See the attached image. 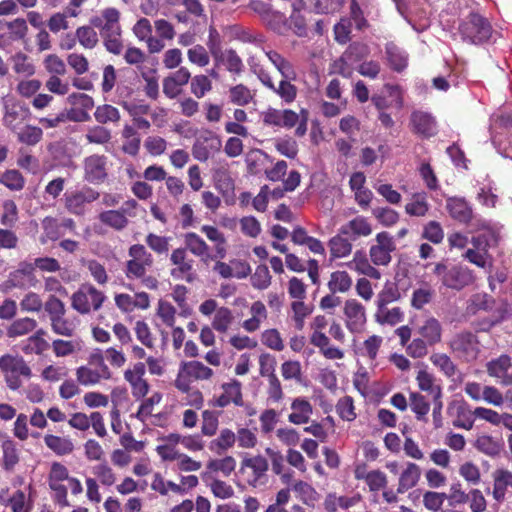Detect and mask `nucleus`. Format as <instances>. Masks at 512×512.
I'll list each match as a JSON object with an SVG mask.
<instances>
[{
  "instance_id": "30",
  "label": "nucleus",
  "mask_w": 512,
  "mask_h": 512,
  "mask_svg": "<svg viewBox=\"0 0 512 512\" xmlns=\"http://www.w3.org/2000/svg\"><path fill=\"white\" fill-rule=\"evenodd\" d=\"M419 333L429 345H434L441 341L442 327L436 318L430 317L420 327Z\"/></svg>"
},
{
  "instance_id": "54",
  "label": "nucleus",
  "mask_w": 512,
  "mask_h": 512,
  "mask_svg": "<svg viewBox=\"0 0 512 512\" xmlns=\"http://www.w3.org/2000/svg\"><path fill=\"white\" fill-rule=\"evenodd\" d=\"M418 386L422 391L429 392L433 398H441V388L434 384L433 377L426 371H419L417 375Z\"/></svg>"
},
{
  "instance_id": "59",
  "label": "nucleus",
  "mask_w": 512,
  "mask_h": 512,
  "mask_svg": "<svg viewBox=\"0 0 512 512\" xmlns=\"http://www.w3.org/2000/svg\"><path fill=\"white\" fill-rule=\"evenodd\" d=\"M207 467L212 472H221L224 476H229L236 467V461L233 457L226 456L222 459L209 461Z\"/></svg>"
},
{
  "instance_id": "18",
  "label": "nucleus",
  "mask_w": 512,
  "mask_h": 512,
  "mask_svg": "<svg viewBox=\"0 0 512 512\" xmlns=\"http://www.w3.org/2000/svg\"><path fill=\"white\" fill-rule=\"evenodd\" d=\"M480 491L472 489L469 493L462 490L460 483H454L450 487V493L447 495L450 505L463 504L469 501L472 497L470 507L473 512H480V502L478 501Z\"/></svg>"
},
{
  "instance_id": "32",
  "label": "nucleus",
  "mask_w": 512,
  "mask_h": 512,
  "mask_svg": "<svg viewBox=\"0 0 512 512\" xmlns=\"http://www.w3.org/2000/svg\"><path fill=\"white\" fill-rule=\"evenodd\" d=\"M184 244L186 251L189 250L197 257L205 258L209 255V246L194 232H188L184 235Z\"/></svg>"
},
{
  "instance_id": "44",
  "label": "nucleus",
  "mask_w": 512,
  "mask_h": 512,
  "mask_svg": "<svg viewBox=\"0 0 512 512\" xmlns=\"http://www.w3.org/2000/svg\"><path fill=\"white\" fill-rule=\"evenodd\" d=\"M512 367V359L509 355L503 354L497 359L487 363V371L491 376L502 378V376Z\"/></svg>"
},
{
  "instance_id": "23",
  "label": "nucleus",
  "mask_w": 512,
  "mask_h": 512,
  "mask_svg": "<svg viewBox=\"0 0 512 512\" xmlns=\"http://www.w3.org/2000/svg\"><path fill=\"white\" fill-rule=\"evenodd\" d=\"M385 54L387 62L393 71L400 73L407 68L408 54L394 42H388L385 45Z\"/></svg>"
},
{
  "instance_id": "55",
  "label": "nucleus",
  "mask_w": 512,
  "mask_h": 512,
  "mask_svg": "<svg viewBox=\"0 0 512 512\" xmlns=\"http://www.w3.org/2000/svg\"><path fill=\"white\" fill-rule=\"evenodd\" d=\"M79 43L86 49H93L98 43V35L91 26H81L76 30Z\"/></svg>"
},
{
  "instance_id": "63",
  "label": "nucleus",
  "mask_w": 512,
  "mask_h": 512,
  "mask_svg": "<svg viewBox=\"0 0 512 512\" xmlns=\"http://www.w3.org/2000/svg\"><path fill=\"white\" fill-rule=\"evenodd\" d=\"M422 237L434 244H439L444 238L442 226L437 221H429L423 228Z\"/></svg>"
},
{
  "instance_id": "27",
  "label": "nucleus",
  "mask_w": 512,
  "mask_h": 512,
  "mask_svg": "<svg viewBox=\"0 0 512 512\" xmlns=\"http://www.w3.org/2000/svg\"><path fill=\"white\" fill-rule=\"evenodd\" d=\"M430 209L425 192L414 193L405 206V212L414 217H424Z\"/></svg>"
},
{
  "instance_id": "39",
  "label": "nucleus",
  "mask_w": 512,
  "mask_h": 512,
  "mask_svg": "<svg viewBox=\"0 0 512 512\" xmlns=\"http://www.w3.org/2000/svg\"><path fill=\"white\" fill-rule=\"evenodd\" d=\"M185 374L196 380H207L213 375V370L200 361H189L182 364Z\"/></svg>"
},
{
  "instance_id": "36",
  "label": "nucleus",
  "mask_w": 512,
  "mask_h": 512,
  "mask_svg": "<svg viewBox=\"0 0 512 512\" xmlns=\"http://www.w3.org/2000/svg\"><path fill=\"white\" fill-rule=\"evenodd\" d=\"M352 278L346 271H334L330 275L328 288L332 294L345 293L352 286Z\"/></svg>"
},
{
  "instance_id": "19",
  "label": "nucleus",
  "mask_w": 512,
  "mask_h": 512,
  "mask_svg": "<svg viewBox=\"0 0 512 512\" xmlns=\"http://www.w3.org/2000/svg\"><path fill=\"white\" fill-rule=\"evenodd\" d=\"M292 413L288 416V421L295 425H302L309 422L313 413L311 403L304 397H297L291 403Z\"/></svg>"
},
{
  "instance_id": "47",
  "label": "nucleus",
  "mask_w": 512,
  "mask_h": 512,
  "mask_svg": "<svg viewBox=\"0 0 512 512\" xmlns=\"http://www.w3.org/2000/svg\"><path fill=\"white\" fill-rule=\"evenodd\" d=\"M190 90L198 99L203 98L212 90V82L207 75H196L191 79Z\"/></svg>"
},
{
  "instance_id": "53",
  "label": "nucleus",
  "mask_w": 512,
  "mask_h": 512,
  "mask_svg": "<svg viewBox=\"0 0 512 512\" xmlns=\"http://www.w3.org/2000/svg\"><path fill=\"white\" fill-rule=\"evenodd\" d=\"M76 378L77 381L83 386H93L101 381L99 374L93 370V366H91L89 362L88 365L80 366L77 368Z\"/></svg>"
},
{
  "instance_id": "17",
  "label": "nucleus",
  "mask_w": 512,
  "mask_h": 512,
  "mask_svg": "<svg viewBox=\"0 0 512 512\" xmlns=\"http://www.w3.org/2000/svg\"><path fill=\"white\" fill-rule=\"evenodd\" d=\"M411 124L416 133L423 137H431L437 132V122L428 112L414 111L411 114Z\"/></svg>"
},
{
  "instance_id": "3",
  "label": "nucleus",
  "mask_w": 512,
  "mask_h": 512,
  "mask_svg": "<svg viewBox=\"0 0 512 512\" xmlns=\"http://www.w3.org/2000/svg\"><path fill=\"white\" fill-rule=\"evenodd\" d=\"M434 273L441 277L444 286L454 290L463 289L474 279L471 271L460 265L448 268L446 265L438 263L434 268Z\"/></svg>"
},
{
  "instance_id": "41",
  "label": "nucleus",
  "mask_w": 512,
  "mask_h": 512,
  "mask_svg": "<svg viewBox=\"0 0 512 512\" xmlns=\"http://www.w3.org/2000/svg\"><path fill=\"white\" fill-rule=\"evenodd\" d=\"M43 131L40 127L26 125L17 132V139L19 142L34 146L41 141Z\"/></svg>"
},
{
  "instance_id": "21",
  "label": "nucleus",
  "mask_w": 512,
  "mask_h": 512,
  "mask_svg": "<svg viewBox=\"0 0 512 512\" xmlns=\"http://www.w3.org/2000/svg\"><path fill=\"white\" fill-rule=\"evenodd\" d=\"M0 368L4 373L20 375L30 378L32 375L31 368L25 360L19 356L4 355L0 358Z\"/></svg>"
},
{
  "instance_id": "40",
  "label": "nucleus",
  "mask_w": 512,
  "mask_h": 512,
  "mask_svg": "<svg viewBox=\"0 0 512 512\" xmlns=\"http://www.w3.org/2000/svg\"><path fill=\"white\" fill-rule=\"evenodd\" d=\"M410 408L415 413L417 420L427 422V414L430 410V404L423 395L419 393H411Z\"/></svg>"
},
{
  "instance_id": "33",
  "label": "nucleus",
  "mask_w": 512,
  "mask_h": 512,
  "mask_svg": "<svg viewBox=\"0 0 512 512\" xmlns=\"http://www.w3.org/2000/svg\"><path fill=\"white\" fill-rule=\"evenodd\" d=\"M493 495L498 501L504 499L508 486L512 487V473L508 470L498 469L493 473Z\"/></svg>"
},
{
  "instance_id": "20",
  "label": "nucleus",
  "mask_w": 512,
  "mask_h": 512,
  "mask_svg": "<svg viewBox=\"0 0 512 512\" xmlns=\"http://www.w3.org/2000/svg\"><path fill=\"white\" fill-rule=\"evenodd\" d=\"M446 209L449 215L458 222L468 223L472 218V209L464 198H447Z\"/></svg>"
},
{
  "instance_id": "5",
  "label": "nucleus",
  "mask_w": 512,
  "mask_h": 512,
  "mask_svg": "<svg viewBox=\"0 0 512 512\" xmlns=\"http://www.w3.org/2000/svg\"><path fill=\"white\" fill-rule=\"evenodd\" d=\"M120 12L114 7L105 8L99 16L91 19V24L98 28L103 39L111 36H121L122 29L119 23Z\"/></svg>"
},
{
  "instance_id": "42",
  "label": "nucleus",
  "mask_w": 512,
  "mask_h": 512,
  "mask_svg": "<svg viewBox=\"0 0 512 512\" xmlns=\"http://www.w3.org/2000/svg\"><path fill=\"white\" fill-rule=\"evenodd\" d=\"M400 298V292L395 283L387 282L377 296V308H384L388 304L397 301Z\"/></svg>"
},
{
  "instance_id": "61",
  "label": "nucleus",
  "mask_w": 512,
  "mask_h": 512,
  "mask_svg": "<svg viewBox=\"0 0 512 512\" xmlns=\"http://www.w3.org/2000/svg\"><path fill=\"white\" fill-rule=\"evenodd\" d=\"M377 320L381 323L395 325L403 320V312L399 307L388 309L387 306L377 308Z\"/></svg>"
},
{
  "instance_id": "25",
  "label": "nucleus",
  "mask_w": 512,
  "mask_h": 512,
  "mask_svg": "<svg viewBox=\"0 0 512 512\" xmlns=\"http://www.w3.org/2000/svg\"><path fill=\"white\" fill-rule=\"evenodd\" d=\"M37 327V321L30 317H23L14 320L6 329L8 338H18L28 335Z\"/></svg>"
},
{
  "instance_id": "46",
  "label": "nucleus",
  "mask_w": 512,
  "mask_h": 512,
  "mask_svg": "<svg viewBox=\"0 0 512 512\" xmlns=\"http://www.w3.org/2000/svg\"><path fill=\"white\" fill-rule=\"evenodd\" d=\"M291 309L293 311V320L295 327L298 330H302L305 323V318L312 313V308L304 303V300H295L291 303Z\"/></svg>"
},
{
  "instance_id": "35",
  "label": "nucleus",
  "mask_w": 512,
  "mask_h": 512,
  "mask_svg": "<svg viewBox=\"0 0 512 512\" xmlns=\"http://www.w3.org/2000/svg\"><path fill=\"white\" fill-rule=\"evenodd\" d=\"M46 446L57 455L70 454L74 449V444L70 438L60 437L48 434L44 437Z\"/></svg>"
},
{
  "instance_id": "56",
  "label": "nucleus",
  "mask_w": 512,
  "mask_h": 512,
  "mask_svg": "<svg viewBox=\"0 0 512 512\" xmlns=\"http://www.w3.org/2000/svg\"><path fill=\"white\" fill-rule=\"evenodd\" d=\"M50 322L52 331L57 335L72 337L75 333L76 325L65 316L57 317Z\"/></svg>"
},
{
  "instance_id": "8",
  "label": "nucleus",
  "mask_w": 512,
  "mask_h": 512,
  "mask_svg": "<svg viewBox=\"0 0 512 512\" xmlns=\"http://www.w3.org/2000/svg\"><path fill=\"white\" fill-rule=\"evenodd\" d=\"M345 326L352 334L364 331L366 313L364 306L355 299H348L344 305Z\"/></svg>"
},
{
  "instance_id": "11",
  "label": "nucleus",
  "mask_w": 512,
  "mask_h": 512,
  "mask_svg": "<svg viewBox=\"0 0 512 512\" xmlns=\"http://www.w3.org/2000/svg\"><path fill=\"white\" fill-rule=\"evenodd\" d=\"M220 148L221 140L214 133L206 132L196 139L192 146V155L196 160L205 162Z\"/></svg>"
},
{
  "instance_id": "60",
  "label": "nucleus",
  "mask_w": 512,
  "mask_h": 512,
  "mask_svg": "<svg viewBox=\"0 0 512 512\" xmlns=\"http://www.w3.org/2000/svg\"><path fill=\"white\" fill-rule=\"evenodd\" d=\"M336 411L342 420L353 421L356 418V413L352 397L340 398L336 404Z\"/></svg>"
},
{
  "instance_id": "22",
  "label": "nucleus",
  "mask_w": 512,
  "mask_h": 512,
  "mask_svg": "<svg viewBox=\"0 0 512 512\" xmlns=\"http://www.w3.org/2000/svg\"><path fill=\"white\" fill-rule=\"evenodd\" d=\"M420 476V467L415 463L407 462L400 472L397 492L403 494L411 488L415 487L420 479Z\"/></svg>"
},
{
  "instance_id": "45",
  "label": "nucleus",
  "mask_w": 512,
  "mask_h": 512,
  "mask_svg": "<svg viewBox=\"0 0 512 512\" xmlns=\"http://www.w3.org/2000/svg\"><path fill=\"white\" fill-rule=\"evenodd\" d=\"M111 131L104 126H93L87 130L85 139L90 144L104 145L111 140Z\"/></svg>"
},
{
  "instance_id": "43",
  "label": "nucleus",
  "mask_w": 512,
  "mask_h": 512,
  "mask_svg": "<svg viewBox=\"0 0 512 512\" xmlns=\"http://www.w3.org/2000/svg\"><path fill=\"white\" fill-rule=\"evenodd\" d=\"M253 97L251 90L243 84L235 85L229 89L230 101L238 106L248 105Z\"/></svg>"
},
{
  "instance_id": "14",
  "label": "nucleus",
  "mask_w": 512,
  "mask_h": 512,
  "mask_svg": "<svg viewBox=\"0 0 512 512\" xmlns=\"http://www.w3.org/2000/svg\"><path fill=\"white\" fill-rule=\"evenodd\" d=\"M340 234L348 237L351 241H355L361 237H367L372 233L371 224L363 216H357L339 229Z\"/></svg>"
},
{
  "instance_id": "57",
  "label": "nucleus",
  "mask_w": 512,
  "mask_h": 512,
  "mask_svg": "<svg viewBox=\"0 0 512 512\" xmlns=\"http://www.w3.org/2000/svg\"><path fill=\"white\" fill-rule=\"evenodd\" d=\"M188 60L199 67H205L210 62V56L206 48L200 44L193 45L187 51Z\"/></svg>"
},
{
  "instance_id": "28",
  "label": "nucleus",
  "mask_w": 512,
  "mask_h": 512,
  "mask_svg": "<svg viewBox=\"0 0 512 512\" xmlns=\"http://www.w3.org/2000/svg\"><path fill=\"white\" fill-rule=\"evenodd\" d=\"M98 218L102 224H104L116 231L124 230L128 226V223H129L128 218L125 217L123 212H121L119 210L103 211L99 214Z\"/></svg>"
},
{
  "instance_id": "50",
  "label": "nucleus",
  "mask_w": 512,
  "mask_h": 512,
  "mask_svg": "<svg viewBox=\"0 0 512 512\" xmlns=\"http://www.w3.org/2000/svg\"><path fill=\"white\" fill-rule=\"evenodd\" d=\"M233 321V315L229 308L221 307L216 310V313L213 318L212 327L221 333H224L228 330L229 326Z\"/></svg>"
},
{
  "instance_id": "29",
  "label": "nucleus",
  "mask_w": 512,
  "mask_h": 512,
  "mask_svg": "<svg viewBox=\"0 0 512 512\" xmlns=\"http://www.w3.org/2000/svg\"><path fill=\"white\" fill-rule=\"evenodd\" d=\"M460 33L464 41L471 44L480 43V17L476 14L471 15L469 21L460 25Z\"/></svg>"
},
{
  "instance_id": "16",
  "label": "nucleus",
  "mask_w": 512,
  "mask_h": 512,
  "mask_svg": "<svg viewBox=\"0 0 512 512\" xmlns=\"http://www.w3.org/2000/svg\"><path fill=\"white\" fill-rule=\"evenodd\" d=\"M215 66H224L231 74L240 75L244 71V63L237 52L225 49L213 56Z\"/></svg>"
},
{
  "instance_id": "64",
  "label": "nucleus",
  "mask_w": 512,
  "mask_h": 512,
  "mask_svg": "<svg viewBox=\"0 0 512 512\" xmlns=\"http://www.w3.org/2000/svg\"><path fill=\"white\" fill-rule=\"evenodd\" d=\"M169 241L170 237L159 236L154 233H149L145 239L148 247L157 254H166L169 251Z\"/></svg>"
},
{
  "instance_id": "38",
  "label": "nucleus",
  "mask_w": 512,
  "mask_h": 512,
  "mask_svg": "<svg viewBox=\"0 0 512 512\" xmlns=\"http://www.w3.org/2000/svg\"><path fill=\"white\" fill-rule=\"evenodd\" d=\"M330 253L333 258H343L348 256L352 251L351 240L338 234L332 237L329 241Z\"/></svg>"
},
{
  "instance_id": "1",
  "label": "nucleus",
  "mask_w": 512,
  "mask_h": 512,
  "mask_svg": "<svg viewBox=\"0 0 512 512\" xmlns=\"http://www.w3.org/2000/svg\"><path fill=\"white\" fill-rule=\"evenodd\" d=\"M106 298L105 294L93 285L83 284L72 294L71 306L80 314H89L92 311H98Z\"/></svg>"
},
{
  "instance_id": "12",
  "label": "nucleus",
  "mask_w": 512,
  "mask_h": 512,
  "mask_svg": "<svg viewBox=\"0 0 512 512\" xmlns=\"http://www.w3.org/2000/svg\"><path fill=\"white\" fill-rule=\"evenodd\" d=\"M262 120L264 124L269 126L290 129L297 125L299 115L290 109L278 110L275 108H268L262 113Z\"/></svg>"
},
{
  "instance_id": "2",
  "label": "nucleus",
  "mask_w": 512,
  "mask_h": 512,
  "mask_svg": "<svg viewBox=\"0 0 512 512\" xmlns=\"http://www.w3.org/2000/svg\"><path fill=\"white\" fill-rule=\"evenodd\" d=\"M130 259L126 262L125 276L129 280L144 277L153 265V256L142 244H134L128 250Z\"/></svg>"
},
{
  "instance_id": "10",
  "label": "nucleus",
  "mask_w": 512,
  "mask_h": 512,
  "mask_svg": "<svg viewBox=\"0 0 512 512\" xmlns=\"http://www.w3.org/2000/svg\"><path fill=\"white\" fill-rule=\"evenodd\" d=\"M452 350L466 361L477 359L479 354V341L476 334L463 332L451 341Z\"/></svg>"
},
{
  "instance_id": "7",
  "label": "nucleus",
  "mask_w": 512,
  "mask_h": 512,
  "mask_svg": "<svg viewBox=\"0 0 512 512\" xmlns=\"http://www.w3.org/2000/svg\"><path fill=\"white\" fill-rule=\"evenodd\" d=\"M377 244L371 246V261L377 266H387L391 262V252L396 249L393 237L386 231L376 235Z\"/></svg>"
},
{
  "instance_id": "37",
  "label": "nucleus",
  "mask_w": 512,
  "mask_h": 512,
  "mask_svg": "<svg viewBox=\"0 0 512 512\" xmlns=\"http://www.w3.org/2000/svg\"><path fill=\"white\" fill-rule=\"evenodd\" d=\"M303 11L309 12V8H297L296 0H294L292 3V13L289 17V20L291 29L299 37H304L307 35V24L305 17L302 15Z\"/></svg>"
},
{
  "instance_id": "51",
  "label": "nucleus",
  "mask_w": 512,
  "mask_h": 512,
  "mask_svg": "<svg viewBox=\"0 0 512 512\" xmlns=\"http://www.w3.org/2000/svg\"><path fill=\"white\" fill-rule=\"evenodd\" d=\"M49 347L48 342L38 336H30L21 344V350L25 354H42Z\"/></svg>"
},
{
  "instance_id": "24",
  "label": "nucleus",
  "mask_w": 512,
  "mask_h": 512,
  "mask_svg": "<svg viewBox=\"0 0 512 512\" xmlns=\"http://www.w3.org/2000/svg\"><path fill=\"white\" fill-rule=\"evenodd\" d=\"M265 55L268 57L273 66L278 70L284 79H295L296 72L290 61L274 50H266L263 48Z\"/></svg>"
},
{
  "instance_id": "52",
  "label": "nucleus",
  "mask_w": 512,
  "mask_h": 512,
  "mask_svg": "<svg viewBox=\"0 0 512 512\" xmlns=\"http://www.w3.org/2000/svg\"><path fill=\"white\" fill-rule=\"evenodd\" d=\"M0 183L10 190L19 191L24 187L25 180L18 170L12 169L0 176Z\"/></svg>"
},
{
  "instance_id": "62",
  "label": "nucleus",
  "mask_w": 512,
  "mask_h": 512,
  "mask_svg": "<svg viewBox=\"0 0 512 512\" xmlns=\"http://www.w3.org/2000/svg\"><path fill=\"white\" fill-rule=\"evenodd\" d=\"M343 54L354 64L362 61L369 55V47L361 42H353Z\"/></svg>"
},
{
  "instance_id": "9",
  "label": "nucleus",
  "mask_w": 512,
  "mask_h": 512,
  "mask_svg": "<svg viewBox=\"0 0 512 512\" xmlns=\"http://www.w3.org/2000/svg\"><path fill=\"white\" fill-rule=\"evenodd\" d=\"M170 262L175 267L171 269V276L174 279H184L187 282H192L194 279L193 273V259L188 257L187 251L185 248H176L172 251L170 255Z\"/></svg>"
},
{
  "instance_id": "58",
  "label": "nucleus",
  "mask_w": 512,
  "mask_h": 512,
  "mask_svg": "<svg viewBox=\"0 0 512 512\" xmlns=\"http://www.w3.org/2000/svg\"><path fill=\"white\" fill-rule=\"evenodd\" d=\"M373 216L386 227L393 226L399 220V214L389 207H377L372 210Z\"/></svg>"
},
{
  "instance_id": "49",
  "label": "nucleus",
  "mask_w": 512,
  "mask_h": 512,
  "mask_svg": "<svg viewBox=\"0 0 512 512\" xmlns=\"http://www.w3.org/2000/svg\"><path fill=\"white\" fill-rule=\"evenodd\" d=\"M95 120L100 124L117 122L120 119L119 110L109 104L98 106L94 112Z\"/></svg>"
},
{
  "instance_id": "6",
  "label": "nucleus",
  "mask_w": 512,
  "mask_h": 512,
  "mask_svg": "<svg viewBox=\"0 0 512 512\" xmlns=\"http://www.w3.org/2000/svg\"><path fill=\"white\" fill-rule=\"evenodd\" d=\"M100 194L91 187L84 186L81 189L67 191L64 194L66 209L75 215L85 213V205L96 201Z\"/></svg>"
},
{
  "instance_id": "26",
  "label": "nucleus",
  "mask_w": 512,
  "mask_h": 512,
  "mask_svg": "<svg viewBox=\"0 0 512 512\" xmlns=\"http://www.w3.org/2000/svg\"><path fill=\"white\" fill-rule=\"evenodd\" d=\"M43 233L40 236V242L46 244L48 241H57L65 235V232L61 230L59 220L47 216L41 221Z\"/></svg>"
},
{
  "instance_id": "48",
  "label": "nucleus",
  "mask_w": 512,
  "mask_h": 512,
  "mask_svg": "<svg viewBox=\"0 0 512 512\" xmlns=\"http://www.w3.org/2000/svg\"><path fill=\"white\" fill-rule=\"evenodd\" d=\"M271 278L267 265H258L251 276V284L255 289L265 290L270 286Z\"/></svg>"
},
{
  "instance_id": "4",
  "label": "nucleus",
  "mask_w": 512,
  "mask_h": 512,
  "mask_svg": "<svg viewBox=\"0 0 512 512\" xmlns=\"http://www.w3.org/2000/svg\"><path fill=\"white\" fill-rule=\"evenodd\" d=\"M83 179L93 185H99L108 178V158L93 154L83 160Z\"/></svg>"
},
{
  "instance_id": "31",
  "label": "nucleus",
  "mask_w": 512,
  "mask_h": 512,
  "mask_svg": "<svg viewBox=\"0 0 512 512\" xmlns=\"http://www.w3.org/2000/svg\"><path fill=\"white\" fill-rule=\"evenodd\" d=\"M2 451L1 466L5 471L11 472L19 462V452L15 442L11 439L4 440Z\"/></svg>"
},
{
  "instance_id": "34",
  "label": "nucleus",
  "mask_w": 512,
  "mask_h": 512,
  "mask_svg": "<svg viewBox=\"0 0 512 512\" xmlns=\"http://www.w3.org/2000/svg\"><path fill=\"white\" fill-rule=\"evenodd\" d=\"M26 114L27 110L22 106L16 104L6 105L3 123L7 128L11 129L12 131H16L17 127L24 120Z\"/></svg>"
},
{
  "instance_id": "15",
  "label": "nucleus",
  "mask_w": 512,
  "mask_h": 512,
  "mask_svg": "<svg viewBox=\"0 0 512 512\" xmlns=\"http://www.w3.org/2000/svg\"><path fill=\"white\" fill-rule=\"evenodd\" d=\"M344 4V0H296L297 8H309L310 13L334 14Z\"/></svg>"
},
{
  "instance_id": "13",
  "label": "nucleus",
  "mask_w": 512,
  "mask_h": 512,
  "mask_svg": "<svg viewBox=\"0 0 512 512\" xmlns=\"http://www.w3.org/2000/svg\"><path fill=\"white\" fill-rule=\"evenodd\" d=\"M242 469H249L248 483L254 487L265 482L269 465L265 457L261 455L245 457L241 463Z\"/></svg>"
}]
</instances>
